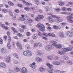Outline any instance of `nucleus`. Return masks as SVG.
I'll list each match as a JSON object with an SVG mask.
<instances>
[{
    "instance_id": "obj_1",
    "label": "nucleus",
    "mask_w": 73,
    "mask_h": 73,
    "mask_svg": "<svg viewBox=\"0 0 73 73\" xmlns=\"http://www.w3.org/2000/svg\"><path fill=\"white\" fill-rule=\"evenodd\" d=\"M63 50L59 51L58 52V54H59L60 55H64L65 54L64 52H68V51H71L72 50V48H62Z\"/></svg>"
},
{
    "instance_id": "obj_2",
    "label": "nucleus",
    "mask_w": 73,
    "mask_h": 73,
    "mask_svg": "<svg viewBox=\"0 0 73 73\" xmlns=\"http://www.w3.org/2000/svg\"><path fill=\"white\" fill-rule=\"evenodd\" d=\"M36 27L38 28H39V29L41 32H44L45 30V26L43 25H41L40 23H38Z\"/></svg>"
},
{
    "instance_id": "obj_3",
    "label": "nucleus",
    "mask_w": 73,
    "mask_h": 73,
    "mask_svg": "<svg viewBox=\"0 0 73 73\" xmlns=\"http://www.w3.org/2000/svg\"><path fill=\"white\" fill-rule=\"evenodd\" d=\"M23 54L26 56H32V52L30 50L25 51L24 52Z\"/></svg>"
},
{
    "instance_id": "obj_4",
    "label": "nucleus",
    "mask_w": 73,
    "mask_h": 73,
    "mask_svg": "<svg viewBox=\"0 0 73 73\" xmlns=\"http://www.w3.org/2000/svg\"><path fill=\"white\" fill-rule=\"evenodd\" d=\"M42 34L44 36H45V37H48V36H52L53 37H55V35H54V34L48 33V34H47L45 33H42Z\"/></svg>"
},
{
    "instance_id": "obj_5",
    "label": "nucleus",
    "mask_w": 73,
    "mask_h": 73,
    "mask_svg": "<svg viewBox=\"0 0 73 73\" xmlns=\"http://www.w3.org/2000/svg\"><path fill=\"white\" fill-rule=\"evenodd\" d=\"M54 48L53 46L52 45H47L45 47L46 50L47 51H49L50 50H52Z\"/></svg>"
},
{
    "instance_id": "obj_6",
    "label": "nucleus",
    "mask_w": 73,
    "mask_h": 73,
    "mask_svg": "<svg viewBox=\"0 0 73 73\" xmlns=\"http://www.w3.org/2000/svg\"><path fill=\"white\" fill-rule=\"evenodd\" d=\"M44 17L42 15H39L38 16V17L35 18V20L36 21H40V19H42L44 18Z\"/></svg>"
},
{
    "instance_id": "obj_7",
    "label": "nucleus",
    "mask_w": 73,
    "mask_h": 73,
    "mask_svg": "<svg viewBox=\"0 0 73 73\" xmlns=\"http://www.w3.org/2000/svg\"><path fill=\"white\" fill-rule=\"evenodd\" d=\"M16 45L19 49H20V50H23V46L21 44L20 42H17Z\"/></svg>"
},
{
    "instance_id": "obj_8",
    "label": "nucleus",
    "mask_w": 73,
    "mask_h": 73,
    "mask_svg": "<svg viewBox=\"0 0 73 73\" xmlns=\"http://www.w3.org/2000/svg\"><path fill=\"white\" fill-rule=\"evenodd\" d=\"M28 70L25 67H23L21 70V73H27Z\"/></svg>"
},
{
    "instance_id": "obj_9",
    "label": "nucleus",
    "mask_w": 73,
    "mask_h": 73,
    "mask_svg": "<svg viewBox=\"0 0 73 73\" xmlns=\"http://www.w3.org/2000/svg\"><path fill=\"white\" fill-rule=\"evenodd\" d=\"M5 60L6 62L9 63L11 62V58L9 56L6 57L5 58Z\"/></svg>"
},
{
    "instance_id": "obj_10",
    "label": "nucleus",
    "mask_w": 73,
    "mask_h": 73,
    "mask_svg": "<svg viewBox=\"0 0 73 73\" xmlns=\"http://www.w3.org/2000/svg\"><path fill=\"white\" fill-rule=\"evenodd\" d=\"M66 34L67 36L69 37H72L73 34L72 33V32L68 31L66 32Z\"/></svg>"
},
{
    "instance_id": "obj_11",
    "label": "nucleus",
    "mask_w": 73,
    "mask_h": 73,
    "mask_svg": "<svg viewBox=\"0 0 73 73\" xmlns=\"http://www.w3.org/2000/svg\"><path fill=\"white\" fill-rule=\"evenodd\" d=\"M53 28L55 29H60L61 28V26L60 25H54L53 26Z\"/></svg>"
},
{
    "instance_id": "obj_12",
    "label": "nucleus",
    "mask_w": 73,
    "mask_h": 73,
    "mask_svg": "<svg viewBox=\"0 0 73 73\" xmlns=\"http://www.w3.org/2000/svg\"><path fill=\"white\" fill-rule=\"evenodd\" d=\"M52 64L53 65H55L58 66L60 65V63L57 61H53L52 62Z\"/></svg>"
},
{
    "instance_id": "obj_13",
    "label": "nucleus",
    "mask_w": 73,
    "mask_h": 73,
    "mask_svg": "<svg viewBox=\"0 0 73 73\" xmlns=\"http://www.w3.org/2000/svg\"><path fill=\"white\" fill-rule=\"evenodd\" d=\"M22 2L24 3H25V5H27V6H29V5H32V3H29L27 2V1L25 0H23Z\"/></svg>"
},
{
    "instance_id": "obj_14",
    "label": "nucleus",
    "mask_w": 73,
    "mask_h": 73,
    "mask_svg": "<svg viewBox=\"0 0 73 73\" xmlns=\"http://www.w3.org/2000/svg\"><path fill=\"white\" fill-rule=\"evenodd\" d=\"M0 66L2 68H4L6 67V64L4 62L1 63V64H0Z\"/></svg>"
},
{
    "instance_id": "obj_15",
    "label": "nucleus",
    "mask_w": 73,
    "mask_h": 73,
    "mask_svg": "<svg viewBox=\"0 0 73 73\" xmlns=\"http://www.w3.org/2000/svg\"><path fill=\"white\" fill-rule=\"evenodd\" d=\"M67 18L68 19H69V20L70 21V23H72V21H73V20L72 19H73V17L72 16H68L67 17Z\"/></svg>"
},
{
    "instance_id": "obj_16",
    "label": "nucleus",
    "mask_w": 73,
    "mask_h": 73,
    "mask_svg": "<svg viewBox=\"0 0 73 73\" xmlns=\"http://www.w3.org/2000/svg\"><path fill=\"white\" fill-rule=\"evenodd\" d=\"M7 49L5 48H3L1 50V52L2 53H5L7 52Z\"/></svg>"
},
{
    "instance_id": "obj_17",
    "label": "nucleus",
    "mask_w": 73,
    "mask_h": 73,
    "mask_svg": "<svg viewBox=\"0 0 73 73\" xmlns=\"http://www.w3.org/2000/svg\"><path fill=\"white\" fill-rule=\"evenodd\" d=\"M18 21H25V18H23L22 17H19L18 18Z\"/></svg>"
},
{
    "instance_id": "obj_18",
    "label": "nucleus",
    "mask_w": 73,
    "mask_h": 73,
    "mask_svg": "<svg viewBox=\"0 0 73 73\" xmlns=\"http://www.w3.org/2000/svg\"><path fill=\"white\" fill-rule=\"evenodd\" d=\"M39 70L40 72H42L43 73L44 72H45V68L41 67L40 68Z\"/></svg>"
},
{
    "instance_id": "obj_19",
    "label": "nucleus",
    "mask_w": 73,
    "mask_h": 73,
    "mask_svg": "<svg viewBox=\"0 0 73 73\" xmlns=\"http://www.w3.org/2000/svg\"><path fill=\"white\" fill-rule=\"evenodd\" d=\"M48 72L49 73H52V72H53V68H48Z\"/></svg>"
},
{
    "instance_id": "obj_20",
    "label": "nucleus",
    "mask_w": 73,
    "mask_h": 73,
    "mask_svg": "<svg viewBox=\"0 0 73 73\" xmlns=\"http://www.w3.org/2000/svg\"><path fill=\"white\" fill-rule=\"evenodd\" d=\"M56 48L57 49H61L62 48V46L60 44H56V46H55Z\"/></svg>"
},
{
    "instance_id": "obj_21",
    "label": "nucleus",
    "mask_w": 73,
    "mask_h": 73,
    "mask_svg": "<svg viewBox=\"0 0 73 73\" xmlns=\"http://www.w3.org/2000/svg\"><path fill=\"white\" fill-rule=\"evenodd\" d=\"M1 27L2 28L6 30H8V27L5 26V25L3 24L1 25Z\"/></svg>"
},
{
    "instance_id": "obj_22",
    "label": "nucleus",
    "mask_w": 73,
    "mask_h": 73,
    "mask_svg": "<svg viewBox=\"0 0 73 73\" xmlns=\"http://www.w3.org/2000/svg\"><path fill=\"white\" fill-rule=\"evenodd\" d=\"M33 39H37L38 38V35L36 34H34L33 35Z\"/></svg>"
},
{
    "instance_id": "obj_23",
    "label": "nucleus",
    "mask_w": 73,
    "mask_h": 73,
    "mask_svg": "<svg viewBox=\"0 0 73 73\" xmlns=\"http://www.w3.org/2000/svg\"><path fill=\"white\" fill-rule=\"evenodd\" d=\"M51 42L52 43H53L52 44V45H53V46H55L56 45H57V44H57V42L54 41V40L52 41H51Z\"/></svg>"
},
{
    "instance_id": "obj_24",
    "label": "nucleus",
    "mask_w": 73,
    "mask_h": 73,
    "mask_svg": "<svg viewBox=\"0 0 73 73\" xmlns=\"http://www.w3.org/2000/svg\"><path fill=\"white\" fill-rule=\"evenodd\" d=\"M64 4H65V3L63 2H60L59 3V5L60 6L64 5Z\"/></svg>"
},
{
    "instance_id": "obj_25",
    "label": "nucleus",
    "mask_w": 73,
    "mask_h": 73,
    "mask_svg": "<svg viewBox=\"0 0 73 73\" xmlns=\"http://www.w3.org/2000/svg\"><path fill=\"white\" fill-rule=\"evenodd\" d=\"M47 58L48 60H50L53 59V56H49L47 57Z\"/></svg>"
},
{
    "instance_id": "obj_26",
    "label": "nucleus",
    "mask_w": 73,
    "mask_h": 73,
    "mask_svg": "<svg viewBox=\"0 0 73 73\" xmlns=\"http://www.w3.org/2000/svg\"><path fill=\"white\" fill-rule=\"evenodd\" d=\"M36 61L38 62H40L42 61V59L39 57H38L36 59Z\"/></svg>"
},
{
    "instance_id": "obj_27",
    "label": "nucleus",
    "mask_w": 73,
    "mask_h": 73,
    "mask_svg": "<svg viewBox=\"0 0 73 73\" xmlns=\"http://www.w3.org/2000/svg\"><path fill=\"white\" fill-rule=\"evenodd\" d=\"M54 71L55 73H61V71L58 70H55Z\"/></svg>"
},
{
    "instance_id": "obj_28",
    "label": "nucleus",
    "mask_w": 73,
    "mask_h": 73,
    "mask_svg": "<svg viewBox=\"0 0 73 73\" xmlns=\"http://www.w3.org/2000/svg\"><path fill=\"white\" fill-rule=\"evenodd\" d=\"M8 4L9 5H10V6H13L14 5V4L11 1H9V2H8Z\"/></svg>"
},
{
    "instance_id": "obj_29",
    "label": "nucleus",
    "mask_w": 73,
    "mask_h": 73,
    "mask_svg": "<svg viewBox=\"0 0 73 73\" xmlns=\"http://www.w3.org/2000/svg\"><path fill=\"white\" fill-rule=\"evenodd\" d=\"M7 47L9 49H11L12 47V46H11V44L10 43H8L7 44Z\"/></svg>"
},
{
    "instance_id": "obj_30",
    "label": "nucleus",
    "mask_w": 73,
    "mask_h": 73,
    "mask_svg": "<svg viewBox=\"0 0 73 73\" xmlns=\"http://www.w3.org/2000/svg\"><path fill=\"white\" fill-rule=\"evenodd\" d=\"M14 56L15 57H16V58H19V56H18V55L17 53H14L13 54Z\"/></svg>"
},
{
    "instance_id": "obj_31",
    "label": "nucleus",
    "mask_w": 73,
    "mask_h": 73,
    "mask_svg": "<svg viewBox=\"0 0 73 73\" xmlns=\"http://www.w3.org/2000/svg\"><path fill=\"white\" fill-rule=\"evenodd\" d=\"M14 70L15 72H19L20 71V69L18 68H16Z\"/></svg>"
},
{
    "instance_id": "obj_32",
    "label": "nucleus",
    "mask_w": 73,
    "mask_h": 73,
    "mask_svg": "<svg viewBox=\"0 0 73 73\" xmlns=\"http://www.w3.org/2000/svg\"><path fill=\"white\" fill-rule=\"evenodd\" d=\"M59 36L60 37H61V38H63L64 37V34H63L62 33H60Z\"/></svg>"
},
{
    "instance_id": "obj_33",
    "label": "nucleus",
    "mask_w": 73,
    "mask_h": 73,
    "mask_svg": "<svg viewBox=\"0 0 73 73\" xmlns=\"http://www.w3.org/2000/svg\"><path fill=\"white\" fill-rule=\"evenodd\" d=\"M37 55H38V56H41L42 54V53L40 52V51H38L37 52Z\"/></svg>"
},
{
    "instance_id": "obj_34",
    "label": "nucleus",
    "mask_w": 73,
    "mask_h": 73,
    "mask_svg": "<svg viewBox=\"0 0 73 73\" xmlns=\"http://www.w3.org/2000/svg\"><path fill=\"white\" fill-rule=\"evenodd\" d=\"M9 12L10 16H13V13L12 12V11L10 10L9 11Z\"/></svg>"
},
{
    "instance_id": "obj_35",
    "label": "nucleus",
    "mask_w": 73,
    "mask_h": 73,
    "mask_svg": "<svg viewBox=\"0 0 73 73\" xmlns=\"http://www.w3.org/2000/svg\"><path fill=\"white\" fill-rule=\"evenodd\" d=\"M25 11H29L31 9L27 7H25Z\"/></svg>"
},
{
    "instance_id": "obj_36",
    "label": "nucleus",
    "mask_w": 73,
    "mask_h": 73,
    "mask_svg": "<svg viewBox=\"0 0 73 73\" xmlns=\"http://www.w3.org/2000/svg\"><path fill=\"white\" fill-rule=\"evenodd\" d=\"M62 11H66V10H67V8L63 7L62 8Z\"/></svg>"
},
{
    "instance_id": "obj_37",
    "label": "nucleus",
    "mask_w": 73,
    "mask_h": 73,
    "mask_svg": "<svg viewBox=\"0 0 73 73\" xmlns=\"http://www.w3.org/2000/svg\"><path fill=\"white\" fill-rule=\"evenodd\" d=\"M67 63L69 65H72L73 64V62L71 61H68L67 62Z\"/></svg>"
},
{
    "instance_id": "obj_38",
    "label": "nucleus",
    "mask_w": 73,
    "mask_h": 73,
    "mask_svg": "<svg viewBox=\"0 0 73 73\" xmlns=\"http://www.w3.org/2000/svg\"><path fill=\"white\" fill-rule=\"evenodd\" d=\"M29 23H32L33 22V20L32 19H29L28 20Z\"/></svg>"
},
{
    "instance_id": "obj_39",
    "label": "nucleus",
    "mask_w": 73,
    "mask_h": 73,
    "mask_svg": "<svg viewBox=\"0 0 73 73\" xmlns=\"http://www.w3.org/2000/svg\"><path fill=\"white\" fill-rule=\"evenodd\" d=\"M38 35L39 36H40V37H42V34L41 33V32H39L38 33Z\"/></svg>"
},
{
    "instance_id": "obj_40",
    "label": "nucleus",
    "mask_w": 73,
    "mask_h": 73,
    "mask_svg": "<svg viewBox=\"0 0 73 73\" xmlns=\"http://www.w3.org/2000/svg\"><path fill=\"white\" fill-rule=\"evenodd\" d=\"M0 44H3V41L1 38H0Z\"/></svg>"
},
{
    "instance_id": "obj_41",
    "label": "nucleus",
    "mask_w": 73,
    "mask_h": 73,
    "mask_svg": "<svg viewBox=\"0 0 73 73\" xmlns=\"http://www.w3.org/2000/svg\"><path fill=\"white\" fill-rule=\"evenodd\" d=\"M34 47H37V46H38V43H35L34 44Z\"/></svg>"
},
{
    "instance_id": "obj_42",
    "label": "nucleus",
    "mask_w": 73,
    "mask_h": 73,
    "mask_svg": "<svg viewBox=\"0 0 73 73\" xmlns=\"http://www.w3.org/2000/svg\"><path fill=\"white\" fill-rule=\"evenodd\" d=\"M30 66L32 68H35V66L33 65L32 64H30Z\"/></svg>"
},
{
    "instance_id": "obj_43",
    "label": "nucleus",
    "mask_w": 73,
    "mask_h": 73,
    "mask_svg": "<svg viewBox=\"0 0 73 73\" xmlns=\"http://www.w3.org/2000/svg\"><path fill=\"white\" fill-rule=\"evenodd\" d=\"M26 35H27V36H30L31 33L29 32H27V33H26Z\"/></svg>"
},
{
    "instance_id": "obj_44",
    "label": "nucleus",
    "mask_w": 73,
    "mask_h": 73,
    "mask_svg": "<svg viewBox=\"0 0 73 73\" xmlns=\"http://www.w3.org/2000/svg\"><path fill=\"white\" fill-rule=\"evenodd\" d=\"M30 44H33L34 42V41H33V40L31 39V40H30Z\"/></svg>"
},
{
    "instance_id": "obj_45",
    "label": "nucleus",
    "mask_w": 73,
    "mask_h": 73,
    "mask_svg": "<svg viewBox=\"0 0 73 73\" xmlns=\"http://www.w3.org/2000/svg\"><path fill=\"white\" fill-rule=\"evenodd\" d=\"M7 36H5L4 37H3V40L5 41V40H7Z\"/></svg>"
},
{
    "instance_id": "obj_46",
    "label": "nucleus",
    "mask_w": 73,
    "mask_h": 73,
    "mask_svg": "<svg viewBox=\"0 0 73 73\" xmlns=\"http://www.w3.org/2000/svg\"><path fill=\"white\" fill-rule=\"evenodd\" d=\"M19 30L20 32H24V30L23 29H19Z\"/></svg>"
},
{
    "instance_id": "obj_47",
    "label": "nucleus",
    "mask_w": 73,
    "mask_h": 73,
    "mask_svg": "<svg viewBox=\"0 0 73 73\" xmlns=\"http://www.w3.org/2000/svg\"><path fill=\"white\" fill-rule=\"evenodd\" d=\"M67 10L68 11H72V9L71 8H68L67 9Z\"/></svg>"
},
{
    "instance_id": "obj_48",
    "label": "nucleus",
    "mask_w": 73,
    "mask_h": 73,
    "mask_svg": "<svg viewBox=\"0 0 73 73\" xmlns=\"http://www.w3.org/2000/svg\"><path fill=\"white\" fill-rule=\"evenodd\" d=\"M35 1L37 4H40V2L38 0H35Z\"/></svg>"
},
{
    "instance_id": "obj_49",
    "label": "nucleus",
    "mask_w": 73,
    "mask_h": 73,
    "mask_svg": "<svg viewBox=\"0 0 73 73\" xmlns=\"http://www.w3.org/2000/svg\"><path fill=\"white\" fill-rule=\"evenodd\" d=\"M64 56L66 60H68L69 58V57L68 56Z\"/></svg>"
},
{
    "instance_id": "obj_50",
    "label": "nucleus",
    "mask_w": 73,
    "mask_h": 73,
    "mask_svg": "<svg viewBox=\"0 0 73 73\" xmlns=\"http://www.w3.org/2000/svg\"><path fill=\"white\" fill-rule=\"evenodd\" d=\"M18 36H19V37H21L22 36H23V35L21 34H20V33H19L18 34Z\"/></svg>"
},
{
    "instance_id": "obj_51",
    "label": "nucleus",
    "mask_w": 73,
    "mask_h": 73,
    "mask_svg": "<svg viewBox=\"0 0 73 73\" xmlns=\"http://www.w3.org/2000/svg\"><path fill=\"white\" fill-rule=\"evenodd\" d=\"M2 11L4 13H7V10L6 9H3L2 10Z\"/></svg>"
},
{
    "instance_id": "obj_52",
    "label": "nucleus",
    "mask_w": 73,
    "mask_h": 73,
    "mask_svg": "<svg viewBox=\"0 0 73 73\" xmlns=\"http://www.w3.org/2000/svg\"><path fill=\"white\" fill-rule=\"evenodd\" d=\"M18 7H20V8H21V7H23V5L21 4H19L18 5Z\"/></svg>"
},
{
    "instance_id": "obj_53",
    "label": "nucleus",
    "mask_w": 73,
    "mask_h": 73,
    "mask_svg": "<svg viewBox=\"0 0 73 73\" xmlns=\"http://www.w3.org/2000/svg\"><path fill=\"white\" fill-rule=\"evenodd\" d=\"M56 21L57 23H59L60 22V21L59 19H56Z\"/></svg>"
},
{
    "instance_id": "obj_54",
    "label": "nucleus",
    "mask_w": 73,
    "mask_h": 73,
    "mask_svg": "<svg viewBox=\"0 0 73 73\" xmlns=\"http://www.w3.org/2000/svg\"><path fill=\"white\" fill-rule=\"evenodd\" d=\"M5 24L6 25H10V23H9L7 22H6L5 23Z\"/></svg>"
},
{
    "instance_id": "obj_55",
    "label": "nucleus",
    "mask_w": 73,
    "mask_h": 73,
    "mask_svg": "<svg viewBox=\"0 0 73 73\" xmlns=\"http://www.w3.org/2000/svg\"><path fill=\"white\" fill-rule=\"evenodd\" d=\"M8 41L9 42H10L11 41V38L10 36H9Z\"/></svg>"
},
{
    "instance_id": "obj_56",
    "label": "nucleus",
    "mask_w": 73,
    "mask_h": 73,
    "mask_svg": "<svg viewBox=\"0 0 73 73\" xmlns=\"http://www.w3.org/2000/svg\"><path fill=\"white\" fill-rule=\"evenodd\" d=\"M15 12H16V13H19V12H20L19 10L18 9H15Z\"/></svg>"
},
{
    "instance_id": "obj_57",
    "label": "nucleus",
    "mask_w": 73,
    "mask_h": 73,
    "mask_svg": "<svg viewBox=\"0 0 73 73\" xmlns=\"http://www.w3.org/2000/svg\"><path fill=\"white\" fill-rule=\"evenodd\" d=\"M22 28L23 29H25V28H26V26L25 25H23L22 26Z\"/></svg>"
},
{
    "instance_id": "obj_58",
    "label": "nucleus",
    "mask_w": 73,
    "mask_h": 73,
    "mask_svg": "<svg viewBox=\"0 0 73 73\" xmlns=\"http://www.w3.org/2000/svg\"><path fill=\"white\" fill-rule=\"evenodd\" d=\"M68 15L69 16H73V13H69Z\"/></svg>"
},
{
    "instance_id": "obj_59",
    "label": "nucleus",
    "mask_w": 73,
    "mask_h": 73,
    "mask_svg": "<svg viewBox=\"0 0 73 73\" xmlns=\"http://www.w3.org/2000/svg\"><path fill=\"white\" fill-rule=\"evenodd\" d=\"M45 9L46 10H49V8L48 7H45Z\"/></svg>"
},
{
    "instance_id": "obj_60",
    "label": "nucleus",
    "mask_w": 73,
    "mask_h": 73,
    "mask_svg": "<svg viewBox=\"0 0 73 73\" xmlns=\"http://www.w3.org/2000/svg\"><path fill=\"white\" fill-rule=\"evenodd\" d=\"M55 11L56 12H59L60 11V9H56Z\"/></svg>"
},
{
    "instance_id": "obj_61",
    "label": "nucleus",
    "mask_w": 73,
    "mask_h": 73,
    "mask_svg": "<svg viewBox=\"0 0 73 73\" xmlns=\"http://www.w3.org/2000/svg\"><path fill=\"white\" fill-rule=\"evenodd\" d=\"M42 38H43V39H44V40H48L47 38L45 37H42Z\"/></svg>"
},
{
    "instance_id": "obj_62",
    "label": "nucleus",
    "mask_w": 73,
    "mask_h": 73,
    "mask_svg": "<svg viewBox=\"0 0 73 73\" xmlns=\"http://www.w3.org/2000/svg\"><path fill=\"white\" fill-rule=\"evenodd\" d=\"M58 58H58V56H55L54 58V59L55 60H58Z\"/></svg>"
},
{
    "instance_id": "obj_63",
    "label": "nucleus",
    "mask_w": 73,
    "mask_h": 73,
    "mask_svg": "<svg viewBox=\"0 0 73 73\" xmlns=\"http://www.w3.org/2000/svg\"><path fill=\"white\" fill-rule=\"evenodd\" d=\"M14 64H17V63H18V61L17 60H15L14 62Z\"/></svg>"
},
{
    "instance_id": "obj_64",
    "label": "nucleus",
    "mask_w": 73,
    "mask_h": 73,
    "mask_svg": "<svg viewBox=\"0 0 73 73\" xmlns=\"http://www.w3.org/2000/svg\"><path fill=\"white\" fill-rule=\"evenodd\" d=\"M38 46H42V44H41V43H38Z\"/></svg>"
}]
</instances>
